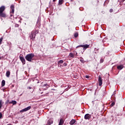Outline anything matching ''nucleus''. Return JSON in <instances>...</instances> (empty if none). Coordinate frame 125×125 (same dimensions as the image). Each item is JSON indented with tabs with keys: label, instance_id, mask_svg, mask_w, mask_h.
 <instances>
[{
	"label": "nucleus",
	"instance_id": "nucleus-33",
	"mask_svg": "<svg viewBox=\"0 0 125 125\" xmlns=\"http://www.w3.org/2000/svg\"><path fill=\"white\" fill-rule=\"evenodd\" d=\"M47 88H48V87H46L45 88H43L44 90H46V89H47Z\"/></svg>",
	"mask_w": 125,
	"mask_h": 125
},
{
	"label": "nucleus",
	"instance_id": "nucleus-15",
	"mask_svg": "<svg viewBox=\"0 0 125 125\" xmlns=\"http://www.w3.org/2000/svg\"><path fill=\"white\" fill-rule=\"evenodd\" d=\"M123 68H124V65H120L117 66V69L118 70H122Z\"/></svg>",
	"mask_w": 125,
	"mask_h": 125
},
{
	"label": "nucleus",
	"instance_id": "nucleus-14",
	"mask_svg": "<svg viewBox=\"0 0 125 125\" xmlns=\"http://www.w3.org/2000/svg\"><path fill=\"white\" fill-rule=\"evenodd\" d=\"M63 124H64V120H63L62 119H61L59 123V125H63Z\"/></svg>",
	"mask_w": 125,
	"mask_h": 125
},
{
	"label": "nucleus",
	"instance_id": "nucleus-31",
	"mask_svg": "<svg viewBox=\"0 0 125 125\" xmlns=\"http://www.w3.org/2000/svg\"><path fill=\"white\" fill-rule=\"evenodd\" d=\"M7 103H9V100H7L6 102H5V104H7Z\"/></svg>",
	"mask_w": 125,
	"mask_h": 125
},
{
	"label": "nucleus",
	"instance_id": "nucleus-6",
	"mask_svg": "<svg viewBox=\"0 0 125 125\" xmlns=\"http://www.w3.org/2000/svg\"><path fill=\"white\" fill-rule=\"evenodd\" d=\"M31 106H29L26 108L23 109L22 110H21L20 112H27V111H29L31 109Z\"/></svg>",
	"mask_w": 125,
	"mask_h": 125
},
{
	"label": "nucleus",
	"instance_id": "nucleus-39",
	"mask_svg": "<svg viewBox=\"0 0 125 125\" xmlns=\"http://www.w3.org/2000/svg\"><path fill=\"white\" fill-rule=\"evenodd\" d=\"M56 0H53V1L54 2V1H55Z\"/></svg>",
	"mask_w": 125,
	"mask_h": 125
},
{
	"label": "nucleus",
	"instance_id": "nucleus-12",
	"mask_svg": "<svg viewBox=\"0 0 125 125\" xmlns=\"http://www.w3.org/2000/svg\"><path fill=\"white\" fill-rule=\"evenodd\" d=\"M76 123V120L75 119H72L69 123L70 125H73Z\"/></svg>",
	"mask_w": 125,
	"mask_h": 125
},
{
	"label": "nucleus",
	"instance_id": "nucleus-44",
	"mask_svg": "<svg viewBox=\"0 0 125 125\" xmlns=\"http://www.w3.org/2000/svg\"><path fill=\"white\" fill-rule=\"evenodd\" d=\"M0 59H1V58L0 57Z\"/></svg>",
	"mask_w": 125,
	"mask_h": 125
},
{
	"label": "nucleus",
	"instance_id": "nucleus-11",
	"mask_svg": "<svg viewBox=\"0 0 125 125\" xmlns=\"http://www.w3.org/2000/svg\"><path fill=\"white\" fill-rule=\"evenodd\" d=\"M9 104H13V105H16V104H17V102H16V101H12L11 102H10Z\"/></svg>",
	"mask_w": 125,
	"mask_h": 125
},
{
	"label": "nucleus",
	"instance_id": "nucleus-4",
	"mask_svg": "<svg viewBox=\"0 0 125 125\" xmlns=\"http://www.w3.org/2000/svg\"><path fill=\"white\" fill-rule=\"evenodd\" d=\"M20 59L23 65L26 64V61L25 60V58H24L23 56H20Z\"/></svg>",
	"mask_w": 125,
	"mask_h": 125
},
{
	"label": "nucleus",
	"instance_id": "nucleus-35",
	"mask_svg": "<svg viewBox=\"0 0 125 125\" xmlns=\"http://www.w3.org/2000/svg\"><path fill=\"white\" fill-rule=\"evenodd\" d=\"M63 66H67V63H63Z\"/></svg>",
	"mask_w": 125,
	"mask_h": 125
},
{
	"label": "nucleus",
	"instance_id": "nucleus-18",
	"mask_svg": "<svg viewBox=\"0 0 125 125\" xmlns=\"http://www.w3.org/2000/svg\"><path fill=\"white\" fill-rule=\"evenodd\" d=\"M5 85V81L2 80L1 82V86H4Z\"/></svg>",
	"mask_w": 125,
	"mask_h": 125
},
{
	"label": "nucleus",
	"instance_id": "nucleus-38",
	"mask_svg": "<svg viewBox=\"0 0 125 125\" xmlns=\"http://www.w3.org/2000/svg\"><path fill=\"white\" fill-rule=\"evenodd\" d=\"M10 16H11V17H12L13 16V15L12 14H11Z\"/></svg>",
	"mask_w": 125,
	"mask_h": 125
},
{
	"label": "nucleus",
	"instance_id": "nucleus-23",
	"mask_svg": "<svg viewBox=\"0 0 125 125\" xmlns=\"http://www.w3.org/2000/svg\"><path fill=\"white\" fill-rule=\"evenodd\" d=\"M36 25H37V26H38H38H41V25H40V21H39V19L38 20V21H37V23H36Z\"/></svg>",
	"mask_w": 125,
	"mask_h": 125
},
{
	"label": "nucleus",
	"instance_id": "nucleus-27",
	"mask_svg": "<svg viewBox=\"0 0 125 125\" xmlns=\"http://www.w3.org/2000/svg\"><path fill=\"white\" fill-rule=\"evenodd\" d=\"M2 40H3V38H0V44H1V42H2Z\"/></svg>",
	"mask_w": 125,
	"mask_h": 125
},
{
	"label": "nucleus",
	"instance_id": "nucleus-34",
	"mask_svg": "<svg viewBox=\"0 0 125 125\" xmlns=\"http://www.w3.org/2000/svg\"><path fill=\"white\" fill-rule=\"evenodd\" d=\"M109 12H113V9H110L109 10Z\"/></svg>",
	"mask_w": 125,
	"mask_h": 125
},
{
	"label": "nucleus",
	"instance_id": "nucleus-32",
	"mask_svg": "<svg viewBox=\"0 0 125 125\" xmlns=\"http://www.w3.org/2000/svg\"><path fill=\"white\" fill-rule=\"evenodd\" d=\"M85 78H86V79H89V76H88V75H86V76H85Z\"/></svg>",
	"mask_w": 125,
	"mask_h": 125
},
{
	"label": "nucleus",
	"instance_id": "nucleus-3",
	"mask_svg": "<svg viewBox=\"0 0 125 125\" xmlns=\"http://www.w3.org/2000/svg\"><path fill=\"white\" fill-rule=\"evenodd\" d=\"M79 47H83V50H85L86 48H89V45L86 44L84 45H80L76 47V48H79Z\"/></svg>",
	"mask_w": 125,
	"mask_h": 125
},
{
	"label": "nucleus",
	"instance_id": "nucleus-42",
	"mask_svg": "<svg viewBox=\"0 0 125 125\" xmlns=\"http://www.w3.org/2000/svg\"><path fill=\"white\" fill-rule=\"evenodd\" d=\"M15 19H17V17H15Z\"/></svg>",
	"mask_w": 125,
	"mask_h": 125
},
{
	"label": "nucleus",
	"instance_id": "nucleus-28",
	"mask_svg": "<svg viewBox=\"0 0 125 125\" xmlns=\"http://www.w3.org/2000/svg\"><path fill=\"white\" fill-rule=\"evenodd\" d=\"M15 27H16V28H18V27H19V24H16L15 25Z\"/></svg>",
	"mask_w": 125,
	"mask_h": 125
},
{
	"label": "nucleus",
	"instance_id": "nucleus-36",
	"mask_svg": "<svg viewBox=\"0 0 125 125\" xmlns=\"http://www.w3.org/2000/svg\"><path fill=\"white\" fill-rule=\"evenodd\" d=\"M27 88H28V89H32V87H28Z\"/></svg>",
	"mask_w": 125,
	"mask_h": 125
},
{
	"label": "nucleus",
	"instance_id": "nucleus-30",
	"mask_svg": "<svg viewBox=\"0 0 125 125\" xmlns=\"http://www.w3.org/2000/svg\"><path fill=\"white\" fill-rule=\"evenodd\" d=\"M104 60H103V59H101V60H100V62L101 63H103Z\"/></svg>",
	"mask_w": 125,
	"mask_h": 125
},
{
	"label": "nucleus",
	"instance_id": "nucleus-43",
	"mask_svg": "<svg viewBox=\"0 0 125 125\" xmlns=\"http://www.w3.org/2000/svg\"><path fill=\"white\" fill-rule=\"evenodd\" d=\"M52 90H55V89H52Z\"/></svg>",
	"mask_w": 125,
	"mask_h": 125
},
{
	"label": "nucleus",
	"instance_id": "nucleus-13",
	"mask_svg": "<svg viewBox=\"0 0 125 125\" xmlns=\"http://www.w3.org/2000/svg\"><path fill=\"white\" fill-rule=\"evenodd\" d=\"M10 76V71H7L6 73V77H7V78H9Z\"/></svg>",
	"mask_w": 125,
	"mask_h": 125
},
{
	"label": "nucleus",
	"instance_id": "nucleus-17",
	"mask_svg": "<svg viewBox=\"0 0 125 125\" xmlns=\"http://www.w3.org/2000/svg\"><path fill=\"white\" fill-rule=\"evenodd\" d=\"M63 2H64L63 0H59V5H61V4H63Z\"/></svg>",
	"mask_w": 125,
	"mask_h": 125
},
{
	"label": "nucleus",
	"instance_id": "nucleus-45",
	"mask_svg": "<svg viewBox=\"0 0 125 125\" xmlns=\"http://www.w3.org/2000/svg\"><path fill=\"white\" fill-rule=\"evenodd\" d=\"M125 0H123V1H125Z\"/></svg>",
	"mask_w": 125,
	"mask_h": 125
},
{
	"label": "nucleus",
	"instance_id": "nucleus-9",
	"mask_svg": "<svg viewBox=\"0 0 125 125\" xmlns=\"http://www.w3.org/2000/svg\"><path fill=\"white\" fill-rule=\"evenodd\" d=\"M10 8L12 10L11 13L13 14V13H14V8H15L14 5H11V6H10Z\"/></svg>",
	"mask_w": 125,
	"mask_h": 125
},
{
	"label": "nucleus",
	"instance_id": "nucleus-5",
	"mask_svg": "<svg viewBox=\"0 0 125 125\" xmlns=\"http://www.w3.org/2000/svg\"><path fill=\"white\" fill-rule=\"evenodd\" d=\"M98 82H99V85L100 86H101L103 83V80H102V78H101V76H99Z\"/></svg>",
	"mask_w": 125,
	"mask_h": 125
},
{
	"label": "nucleus",
	"instance_id": "nucleus-19",
	"mask_svg": "<svg viewBox=\"0 0 125 125\" xmlns=\"http://www.w3.org/2000/svg\"><path fill=\"white\" fill-rule=\"evenodd\" d=\"M45 86H46V87H49V85L47 83H45L44 85H43L42 87H45Z\"/></svg>",
	"mask_w": 125,
	"mask_h": 125
},
{
	"label": "nucleus",
	"instance_id": "nucleus-7",
	"mask_svg": "<svg viewBox=\"0 0 125 125\" xmlns=\"http://www.w3.org/2000/svg\"><path fill=\"white\" fill-rule=\"evenodd\" d=\"M91 118V115L89 114H86L84 116L85 120H89Z\"/></svg>",
	"mask_w": 125,
	"mask_h": 125
},
{
	"label": "nucleus",
	"instance_id": "nucleus-20",
	"mask_svg": "<svg viewBox=\"0 0 125 125\" xmlns=\"http://www.w3.org/2000/svg\"><path fill=\"white\" fill-rule=\"evenodd\" d=\"M69 56L70 57H72V58L75 57V56L74 55V54H73V53H70L69 54Z\"/></svg>",
	"mask_w": 125,
	"mask_h": 125
},
{
	"label": "nucleus",
	"instance_id": "nucleus-2",
	"mask_svg": "<svg viewBox=\"0 0 125 125\" xmlns=\"http://www.w3.org/2000/svg\"><path fill=\"white\" fill-rule=\"evenodd\" d=\"M35 57V54L33 53L27 54L25 56V59L27 60V61H28L29 62H32V60H33V58Z\"/></svg>",
	"mask_w": 125,
	"mask_h": 125
},
{
	"label": "nucleus",
	"instance_id": "nucleus-25",
	"mask_svg": "<svg viewBox=\"0 0 125 125\" xmlns=\"http://www.w3.org/2000/svg\"><path fill=\"white\" fill-rule=\"evenodd\" d=\"M73 55H74V57L78 56V53L77 52H74Z\"/></svg>",
	"mask_w": 125,
	"mask_h": 125
},
{
	"label": "nucleus",
	"instance_id": "nucleus-21",
	"mask_svg": "<svg viewBox=\"0 0 125 125\" xmlns=\"http://www.w3.org/2000/svg\"><path fill=\"white\" fill-rule=\"evenodd\" d=\"M64 61L63 60H60V61L58 62V64H62L63 63Z\"/></svg>",
	"mask_w": 125,
	"mask_h": 125
},
{
	"label": "nucleus",
	"instance_id": "nucleus-24",
	"mask_svg": "<svg viewBox=\"0 0 125 125\" xmlns=\"http://www.w3.org/2000/svg\"><path fill=\"white\" fill-rule=\"evenodd\" d=\"M79 36V33H75V34H74V37H75V38H77V37Z\"/></svg>",
	"mask_w": 125,
	"mask_h": 125
},
{
	"label": "nucleus",
	"instance_id": "nucleus-40",
	"mask_svg": "<svg viewBox=\"0 0 125 125\" xmlns=\"http://www.w3.org/2000/svg\"><path fill=\"white\" fill-rule=\"evenodd\" d=\"M56 0H53V1L54 2V1H55Z\"/></svg>",
	"mask_w": 125,
	"mask_h": 125
},
{
	"label": "nucleus",
	"instance_id": "nucleus-1",
	"mask_svg": "<svg viewBox=\"0 0 125 125\" xmlns=\"http://www.w3.org/2000/svg\"><path fill=\"white\" fill-rule=\"evenodd\" d=\"M39 34V30H33L31 32V34L29 35V38L31 40H33L35 38H36V35Z\"/></svg>",
	"mask_w": 125,
	"mask_h": 125
},
{
	"label": "nucleus",
	"instance_id": "nucleus-22",
	"mask_svg": "<svg viewBox=\"0 0 125 125\" xmlns=\"http://www.w3.org/2000/svg\"><path fill=\"white\" fill-rule=\"evenodd\" d=\"M2 103V100H0V109H1V106H2V104H1Z\"/></svg>",
	"mask_w": 125,
	"mask_h": 125
},
{
	"label": "nucleus",
	"instance_id": "nucleus-26",
	"mask_svg": "<svg viewBox=\"0 0 125 125\" xmlns=\"http://www.w3.org/2000/svg\"><path fill=\"white\" fill-rule=\"evenodd\" d=\"M114 105H115V102H112L110 104L111 107H113Z\"/></svg>",
	"mask_w": 125,
	"mask_h": 125
},
{
	"label": "nucleus",
	"instance_id": "nucleus-10",
	"mask_svg": "<svg viewBox=\"0 0 125 125\" xmlns=\"http://www.w3.org/2000/svg\"><path fill=\"white\" fill-rule=\"evenodd\" d=\"M6 17V15H5V13L3 12L0 13V17H3V18H5Z\"/></svg>",
	"mask_w": 125,
	"mask_h": 125
},
{
	"label": "nucleus",
	"instance_id": "nucleus-41",
	"mask_svg": "<svg viewBox=\"0 0 125 125\" xmlns=\"http://www.w3.org/2000/svg\"><path fill=\"white\" fill-rule=\"evenodd\" d=\"M7 125H12L11 124H8Z\"/></svg>",
	"mask_w": 125,
	"mask_h": 125
},
{
	"label": "nucleus",
	"instance_id": "nucleus-8",
	"mask_svg": "<svg viewBox=\"0 0 125 125\" xmlns=\"http://www.w3.org/2000/svg\"><path fill=\"white\" fill-rule=\"evenodd\" d=\"M5 10V7L4 6H2L0 7V13L3 12Z\"/></svg>",
	"mask_w": 125,
	"mask_h": 125
},
{
	"label": "nucleus",
	"instance_id": "nucleus-16",
	"mask_svg": "<svg viewBox=\"0 0 125 125\" xmlns=\"http://www.w3.org/2000/svg\"><path fill=\"white\" fill-rule=\"evenodd\" d=\"M47 123L48 125H50L53 124V121H52V120H48Z\"/></svg>",
	"mask_w": 125,
	"mask_h": 125
},
{
	"label": "nucleus",
	"instance_id": "nucleus-29",
	"mask_svg": "<svg viewBox=\"0 0 125 125\" xmlns=\"http://www.w3.org/2000/svg\"><path fill=\"white\" fill-rule=\"evenodd\" d=\"M2 118V113L1 112H0V119H1Z\"/></svg>",
	"mask_w": 125,
	"mask_h": 125
},
{
	"label": "nucleus",
	"instance_id": "nucleus-46",
	"mask_svg": "<svg viewBox=\"0 0 125 125\" xmlns=\"http://www.w3.org/2000/svg\"><path fill=\"white\" fill-rule=\"evenodd\" d=\"M40 83V82H37V83Z\"/></svg>",
	"mask_w": 125,
	"mask_h": 125
},
{
	"label": "nucleus",
	"instance_id": "nucleus-37",
	"mask_svg": "<svg viewBox=\"0 0 125 125\" xmlns=\"http://www.w3.org/2000/svg\"><path fill=\"white\" fill-rule=\"evenodd\" d=\"M80 61L83 63V60H80Z\"/></svg>",
	"mask_w": 125,
	"mask_h": 125
}]
</instances>
